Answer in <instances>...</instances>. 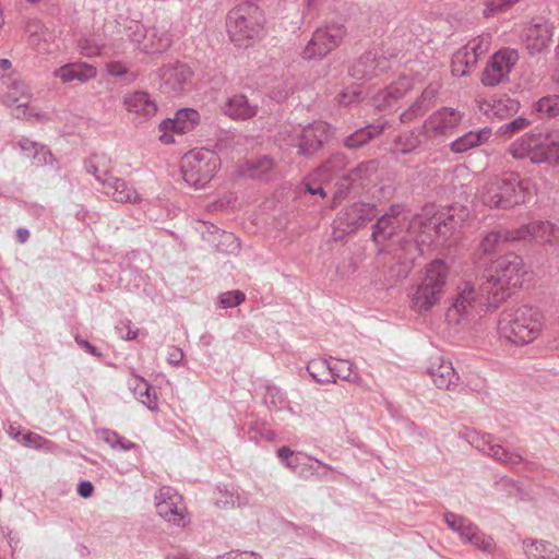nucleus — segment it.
I'll list each match as a JSON object with an SVG mask.
<instances>
[{"instance_id":"32","label":"nucleus","mask_w":559,"mask_h":559,"mask_svg":"<svg viewBox=\"0 0 559 559\" xmlns=\"http://www.w3.org/2000/svg\"><path fill=\"white\" fill-rule=\"evenodd\" d=\"M314 32L319 36L318 38L324 41L330 52L337 48L347 35L345 25L341 23L328 24L323 27L317 28Z\"/></svg>"},{"instance_id":"29","label":"nucleus","mask_w":559,"mask_h":559,"mask_svg":"<svg viewBox=\"0 0 559 559\" xmlns=\"http://www.w3.org/2000/svg\"><path fill=\"white\" fill-rule=\"evenodd\" d=\"M413 87L412 81L402 76L390 86H388L384 91L380 92L376 96V105L379 108L391 107L394 102L404 97Z\"/></svg>"},{"instance_id":"45","label":"nucleus","mask_w":559,"mask_h":559,"mask_svg":"<svg viewBox=\"0 0 559 559\" xmlns=\"http://www.w3.org/2000/svg\"><path fill=\"white\" fill-rule=\"evenodd\" d=\"M506 230H491L484 235L480 241V249L485 254H492L497 248L498 245L503 240L507 241L504 238Z\"/></svg>"},{"instance_id":"63","label":"nucleus","mask_w":559,"mask_h":559,"mask_svg":"<svg viewBox=\"0 0 559 559\" xmlns=\"http://www.w3.org/2000/svg\"><path fill=\"white\" fill-rule=\"evenodd\" d=\"M314 463L317 466L313 464L309 465V471H311L312 474L320 477H328L330 473L334 472V468L331 465L324 464L319 460H314Z\"/></svg>"},{"instance_id":"40","label":"nucleus","mask_w":559,"mask_h":559,"mask_svg":"<svg viewBox=\"0 0 559 559\" xmlns=\"http://www.w3.org/2000/svg\"><path fill=\"white\" fill-rule=\"evenodd\" d=\"M527 559H551L555 549L550 544L540 540H524Z\"/></svg>"},{"instance_id":"11","label":"nucleus","mask_w":559,"mask_h":559,"mask_svg":"<svg viewBox=\"0 0 559 559\" xmlns=\"http://www.w3.org/2000/svg\"><path fill=\"white\" fill-rule=\"evenodd\" d=\"M485 297L481 287L476 289V285L471 280H461L456 286L445 317L449 323L459 324L473 311L480 297Z\"/></svg>"},{"instance_id":"28","label":"nucleus","mask_w":559,"mask_h":559,"mask_svg":"<svg viewBox=\"0 0 559 559\" xmlns=\"http://www.w3.org/2000/svg\"><path fill=\"white\" fill-rule=\"evenodd\" d=\"M103 189L116 202L135 203L140 201L136 190L122 178L110 176L104 181Z\"/></svg>"},{"instance_id":"64","label":"nucleus","mask_w":559,"mask_h":559,"mask_svg":"<svg viewBox=\"0 0 559 559\" xmlns=\"http://www.w3.org/2000/svg\"><path fill=\"white\" fill-rule=\"evenodd\" d=\"M454 55L456 56H464L463 62H465V66L475 67L477 63V59L475 55L467 49L466 46L462 47L460 50H457Z\"/></svg>"},{"instance_id":"55","label":"nucleus","mask_w":559,"mask_h":559,"mask_svg":"<svg viewBox=\"0 0 559 559\" xmlns=\"http://www.w3.org/2000/svg\"><path fill=\"white\" fill-rule=\"evenodd\" d=\"M530 121L524 117H518L514 120L503 124L500 127V132L502 134H514L521 130H524L528 127Z\"/></svg>"},{"instance_id":"12","label":"nucleus","mask_w":559,"mask_h":559,"mask_svg":"<svg viewBox=\"0 0 559 559\" xmlns=\"http://www.w3.org/2000/svg\"><path fill=\"white\" fill-rule=\"evenodd\" d=\"M519 61V52L512 48H503L495 52L481 73V83L495 87L509 80V75Z\"/></svg>"},{"instance_id":"54","label":"nucleus","mask_w":559,"mask_h":559,"mask_svg":"<svg viewBox=\"0 0 559 559\" xmlns=\"http://www.w3.org/2000/svg\"><path fill=\"white\" fill-rule=\"evenodd\" d=\"M80 53L86 58H94L100 55L102 48L90 38H81L78 41Z\"/></svg>"},{"instance_id":"13","label":"nucleus","mask_w":559,"mask_h":559,"mask_svg":"<svg viewBox=\"0 0 559 559\" xmlns=\"http://www.w3.org/2000/svg\"><path fill=\"white\" fill-rule=\"evenodd\" d=\"M157 513L167 522L183 527L189 522L182 497L171 487H162L155 496Z\"/></svg>"},{"instance_id":"57","label":"nucleus","mask_w":559,"mask_h":559,"mask_svg":"<svg viewBox=\"0 0 559 559\" xmlns=\"http://www.w3.org/2000/svg\"><path fill=\"white\" fill-rule=\"evenodd\" d=\"M445 522L450 528L455 531L462 537V528L467 527L471 522L453 513L445 514Z\"/></svg>"},{"instance_id":"26","label":"nucleus","mask_w":559,"mask_h":559,"mask_svg":"<svg viewBox=\"0 0 559 559\" xmlns=\"http://www.w3.org/2000/svg\"><path fill=\"white\" fill-rule=\"evenodd\" d=\"M123 106L128 112L141 120H147L157 112V105L152 96L144 91H135L123 97Z\"/></svg>"},{"instance_id":"21","label":"nucleus","mask_w":559,"mask_h":559,"mask_svg":"<svg viewBox=\"0 0 559 559\" xmlns=\"http://www.w3.org/2000/svg\"><path fill=\"white\" fill-rule=\"evenodd\" d=\"M376 216L373 205L364 202H356L345 209L334 222L336 228L342 233H353L357 228L364 226L367 222Z\"/></svg>"},{"instance_id":"60","label":"nucleus","mask_w":559,"mask_h":559,"mask_svg":"<svg viewBox=\"0 0 559 559\" xmlns=\"http://www.w3.org/2000/svg\"><path fill=\"white\" fill-rule=\"evenodd\" d=\"M23 444L32 448H41L47 441L35 432H27L23 436Z\"/></svg>"},{"instance_id":"18","label":"nucleus","mask_w":559,"mask_h":559,"mask_svg":"<svg viewBox=\"0 0 559 559\" xmlns=\"http://www.w3.org/2000/svg\"><path fill=\"white\" fill-rule=\"evenodd\" d=\"M200 122V115L195 109L183 108L176 112L174 119H166L159 124V140L164 144L175 142L174 133L185 134L192 131Z\"/></svg>"},{"instance_id":"33","label":"nucleus","mask_w":559,"mask_h":559,"mask_svg":"<svg viewBox=\"0 0 559 559\" xmlns=\"http://www.w3.org/2000/svg\"><path fill=\"white\" fill-rule=\"evenodd\" d=\"M491 135V130L488 128H484L477 132L469 131L456 139L451 143V150L455 153H464L469 148L481 145L487 142Z\"/></svg>"},{"instance_id":"24","label":"nucleus","mask_w":559,"mask_h":559,"mask_svg":"<svg viewBox=\"0 0 559 559\" xmlns=\"http://www.w3.org/2000/svg\"><path fill=\"white\" fill-rule=\"evenodd\" d=\"M52 76L63 84L87 83L97 76V68L83 61L69 62L53 70Z\"/></svg>"},{"instance_id":"25","label":"nucleus","mask_w":559,"mask_h":559,"mask_svg":"<svg viewBox=\"0 0 559 559\" xmlns=\"http://www.w3.org/2000/svg\"><path fill=\"white\" fill-rule=\"evenodd\" d=\"M329 126L325 122L317 121L308 124L301 130L300 140L297 144L299 155H310L317 151L328 139Z\"/></svg>"},{"instance_id":"47","label":"nucleus","mask_w":559,"mask_h":559,"mask_svg":"<svg viewBox=\"0 0 559 559\" xmlns=\"http://www.w3.org/2000/svg\"><path fill=\"white\" fill-rule=\"evenodd\" d=\"M104 441L115 450H131L134 448V443L130 440L119 436L117 432L111 430L103 431Z\"/></svg>"},{"instance_id":"48","label":"nucleus","mask_w":559,"mask_h":559,"mask_svg":"<svg viewBox=\"0 0 559 559\" xmlns=\"http://www.w3.org/2000/svg\"><path fill=\"white\" fill-rule=\"evenodd\" d=\"M520 0H485L484 16L490 17L509 10Z\"/></svg>"},{"instance_id":"4","label":"nucleus","mask_w":559,"mask_h":559,"mask_svg":"<svg viewBox=\"0 0 559 559\" xmlns=\"http://www.w3.org/2000/svg\"><path fill=\"white\" fill-rule=\"evenodd\" d=\"M544 326L542 312L527 305L504 309L498 321V330L508 341L524 345L538 337Z\"/></svg>"},{"instance_id":"1","label":"nucleus","mask_w":559,"mask_h":559,"mask_svg":"<svg viewBox=\"0 0 559 559\" xmlns=\"http://www.w3.org/2000/svg\"><path fill=\"white\" fill-rule=\"evenodd\" d=\"M468 216L465 206L453 205L445 212L435 213L433 207H425L420 214L411 217L400 205H394L389 213L376 223L372 239L383 245L397 236V242L389 251H380L379 263L389 269L388 284L393 285L405 278L414 261L424 254L435 237L448 238L462 226Z\"/></svg>"},{"instance_id":"62","label":"nucleus","mask_w":559,"mask_h":559,"mask_svg":"<svg viewBox=\"0 0 559 559\" xmlns=\"http://www.w3.org/2000/svg\"><path fill=\"white\" fill-rule=\"evenodd\" d=\"M550 136L555 144L549 150V164L559 166V132H550Z\"/></svg>"},{"instance_id":"20","label":"nucleus","mask_w":559,"mask_h":559,"mask_svg":"<svg viewBox=\"0 0 559 559\" xmlns=\"http://www.w3.org/2000/svg\"><path fill=\"white\" fill-rule=\"evenodd\" d=\"M554 25L548 22L530 24L522 32V41L530 55L546 51L552 40Z\"/></svg>"},{"instance_id":"56","label":"nucleus","mask_w":559,"mask_h":559,"mask_svg":"<svg viewBox=\"0 0 559 559\" xmlns=\"http://www.w3.org/2000/svg\"><path fill=\"white\" fill-rule=\"evenodd\" d=\"M428 107L417 99L406 111L401 115L402 122H411L418 116H421Z\"/></svg>"},{"instance_id":"27","label":"nucleus","mask_w":559,"mask_h":559,"mask_svg":"<svg viewBox=\"0 0 559 559\" xmlns=\"http://www.w3.org/2000/svg\"><path fill=\"white\" fill-rule=\"evenodd\" d=\"M222 111L233 120H248L257 116L258 106L251 104L246 95L235 94L227 98Z\"/></svg>"},{"instance_id":"6","label":"nucleus","mask_w":559,"mask_h":559,"mask_svg":"<svg viewBox=\"0 0 559 559\" xmlns=\"http://www.w3.org/2000/svg\"><path fill=\"white\" fill-rule=\"evenodd\" d=\"M129 39L144 53H162L173 45L171 22L162 20L145 28L141 22L126 19Z\"/></svg>"},{"instance_id":"2","label":"nucleus","mask_w":559,"mask_h":559,"mask_svg":"<svg viewBox=\"0 0 559 559\" xmlns=\"http://www.w3.org/2000/svg\"><path fill=\"white\" fill-rule=\"evenodd\" d=\"M527 274L521 255L508 252L492 263L491 269L481 283V293L486 295L489 307L498 308L520 288Z\"/></svg>"},{"instance_id":"41","label":"nucleus","mask_w":559,"mask_h":559,"mask_svg":"<svg viewBox=\"0 0 559 559\" xmlns=\"http://www.w3.org/2000/svg\"><path fill=\"white\" fill-rule=\"evenodd\" d=\"M346 164L345 155L334 154L318 169V175L323 179L330 180L338 171L344 169Z\"/></svg>"},{"instance_id":"39","label":"nucleus","mask_w":559,"mask_h":559,"mask_svg":"<svg viewBox=\"0 0 559 559\" xmlns=\"http://www.w3.org/2000/svg\"><path fill=\"white\" fill-rule=\"evenodd\" d=\"M316 32H313L310 40L307 43L302 51L300 52V57L304 60H321L325 56L330 53V50L326 48L324 41H322Z\"/></svg>"},{"instance_id":"50","label":"nucleus","mask_w":559,"mask_h":559,"mask_svg":"<svg viewBox=\"0 0 559 559\" xmlns=\"http://www.w3.org/2000/svg\"><path fill=\"white\" fill-rule=\"evenodd\" d=\"M135 393L151 411L157 408V397L151 393V388L145 380L141 379V384L135 389Z\"/></svg>"},{"instance_id":"10","label":"nucleus","mask_w":559,"mask_h":559,"mask_svg":"<svg viewBox=\"0 0 559 559\" xmlns=\"http://www.w3.org/2000/svg\"><path fill=\"white\" fill-rule=\"evenodd\" d=\"M9 81L7 92L2 95L3 104L13 108V115L17 119L45 121L47 119L46 115L31 105L32 94L29 87L17 78L10 79Z\"/></svg>"},{"instance_id":"5","label":"nucleus","mask_w":559,"mask_h":559,"mask_svg":"<svg viewBox=\"0 0 559 559\" xmlns=\"http://www.w3.org/2000/svg\"><path fill=\"white\" fill-rule=\"evenodd\" d=\"M449 269L442 260L430 262L421 282L411 294V308L417 313H426L443 297Z\"/></svg>"},{"instance_id":"51","label":"nucleus","mask_w":559,"mask_h":559,"mask_svg":"<svg viewBox=\"0 0 559 559\" xmlns=\"http://www.w3.org/2000/svg\"><path fill=\"white\" fill-rule=\"evenodd\" d=\"M312 461V459L308 457L306 454L298 452L295 453L289 461H287L286 466L290 468L293 472L302 475L306 469L309 471L308 462Z\"/></svg>"},{"instance_id":"34","label":"nucleus","mask_w":559,"mask_h":559,"mask_svg":"<svg viewBox=\"0 0 559 559\" xmlns=\"http://www.w3.org/2000/svg\"><path fill=\"white\" fill-rule=\"evenodd\" d=\"M275 167L273 158L269 156H260L255 159L248 160L242 173L253 179L270 178Z\"/></svg>"},{"instance_id":"59","label":"nucleus","mask_w":559,"mask_h":559,"mask_svg":"<svg viewBox=\"0 0 559 559\" xmlns=\"http://www.w3.org/2000/svg\"><path fill=\"white\" fill-rule=\"evenodd\" d=\"M463 60H464V56L463 57L456 56V55L453 56L452 64H451L453 75L461 78V76L466 75L469 72L472 67L465 66V62H463Z\"/></svg>"},{"instance_id":"43","label":"nucleus","mask_w":559,"mask_h":559,"mask_svg":"<svg viewBox=\"0 0 559 559\" xmlns=\"http://www.w3.org/2000/svg\"><path fill=\"white\" fill-rule=\"evenodd\" d=\"M352 367L353 365L348 360H336L332 365V383H335L337 379L357 383L360 378L357 373L353 372Z\"/></svg>"},{"instance_id":"61","label":"nucleus","mask_w":559,"mask_h":559,"mask_svg":"<svg viewBox=\"0 0 559 559\" xmlns=\"http://www.w3.org/2000/svg\"><path fill=\"white\" fill-rule=\"evenodd\" d=\"M106 71L111 76H123L128 73V67L120 61H110L106 64Z\"/></svg>"},{"instance_id":"46","label":"nucleus","mask_w":559,"mask_h":559,"mask_svg":"<svg viewBox=\"0 0 559 559\" xmlns=\"http://www.w3.org/2000/svg\"><path fill=\"white\" fill-rule=\"evenodd\" d=\"M419 143V138L411 132L397 136L394 142V147L395 151L402 154H408L415 151L418 147Z\"/></svg>"},{"instance_id":"58","label":"nucleus","mask_w":559,"mask_h":559,"mask_svg":"<svg viewBox=\"0 0 559 559\" xmlns=\"http://www.w3.org/2000/svg\"><path fill=\"white\" fill-rule=\"evenodd\" d=\"M439 90L440 85L438 83H431L423 91L418 99L429 108L436 99Z\"/></svg>"},{"instance_id":"36","label":"nucleus","mask_w":559,"mask_h":559,"mask_svg":"<svg viewBox=\"0 0 559 559\" xmlns=\"http://www.w3.org/2000/svg\"><path fill=\"white\" fill-rule=\"evenodd\" d=\"M307 371L319 383L328 384L333 382L332 364L323 358H316L308 362Z\"/></svg>"},{"instance_id":"44","label":"nucleus","mask_w":559,"mask_h":559,"mask_svg":"<svg viewBox=\"0 0 559 559\" xmlns=\"http://www.w3.org/2000/svg\"><path fill=\"white\" fill-rule=\"evenodd\" d=\"M376 171L377 163L374 160H368L350 169L345 176V179L352 182H356L369 178Z\"/></svg>"},{"instance_id":"14","label":"nucleus","mask_w":559,"mask_h":559,"mask_svg":"<svg viewBox=\"0 0 559 559\" xmlns=\"http://www.w3.org/2000/svg\"><path fill=\"white\" fill-rule=\"evenodd\" d=\"M559 237V229L547 221H534L518 228L507 229V241H535L551 243Z\"/></svg>"},{"instance_id":"38","label":"nucleus","mask_w":559,"mask_h":559,"mask_svg":"<svg viewBox=\"0 0 559 559\" xmlns=\"http://www.w3.org/2000/svg\"><path fill=\"white\" fill-rule=\"evenodd\" d=\"M488 107L489 108L484 109L487 115H491L498 118H506L512 114H515L519 110L520 104L512 98L506 97L495 99Z\"/></svg>"},{"instance_id":"15","label":"nucleus","mask_w":559,"mask_h":559,"mask_svg":"<svg viewBox=\"0 0 559 559\" xmlns=\"http://www.w3.org/2000/svg\"><path fill=\"white\" fill-rule=\"evenodd\" d=\"M463 114L457 109L443 107L431 114L424 122L423 132L429 139L452 134L461 123Z\"/></svg>"},{"instance_id":"8","label":"nucleus","mask_w":559,"mask_h":559,"mask_svg":"<svg viewBox=\"0 0 559 559\" xmlns=\"http://www.w3.org/2000/svg\"><path fill=\"white\" fill-rule=\"evenodd\" d=\"M226 29L236 46H247L261 29L260 9L251 2L236 5L227 14Z\"/></svg>"},{"instance_id":"23","label":"nucleus","mask_w":559,"mask_h":559,"mask_svg":"<svg viewBox=\"0 0 559 559\" xmlns=\"http://www.w3.org/2000/svg\"><path fill=\"white\" fill-rule=\"evenodd\" d=\"M427 372L438 389L451 390L459 383L460 377L450 360L435 356L430 360Z\"/></svg>"},{"instance_id":"49","label":"nucleus","mask_w":559,"mask_h":559,"mask_svg":"<svg viewBox=\"0 0 559 559\" xmlns=\"http://www.w3.org/2000/svg\"><path fill=\"white\" fill-rule=\"evenodd\" d=\"M246 299V295L241 290H230L222 293L218 296V304L222 308H234L242 304Z\"/></svg>"},{"instance_id":"9","label":"nucleus","mask_w":559,"mask_h":559,"mask_svg":"<svg viewBox=\"0 0 559 559\" xmlns=\"http://www.w3.org/2000/svg\"><path fill=\"white\" fill-rule=\"evenodd\" d=\"M555 144L548 133H526L513 141L508 152L515 159H528L533 164H549V150Z\"/></svg>"},{"instance_id":"37","label":"nucleus","mask_w":559,"mask_h":559,"mask_svg":"<svg viewBox=\"0 0 559 559\" xmlns=\"http://www.w3.org/2000/svg\"><path fill=\"white\" fill-rule=\"evenodd\" d=\"M85 169L88 174L93 175L102 186H104V181L111 176L108 174V159L104 155L94 154L90 156L85 160Z\"/></svg>"},{"instance_id":"52","label":"nucleus","mask_w":559,"mask_h":559,"mask_svg":"<svg viewBox=\"0 0 559 559\" xmlns=\"http://www.w3.org/2000/svg\"><path fill=\"white\" fill-rule=\"evenodd\" d=\"M465 46L475 55L476 59L478 60L479 57L489 49L490 38L489 36H479L469 40Z\"/></svg>"},{"instance_id":"17","label":"nucleus","mask_w":559,"mask_h":559,"mask_svg":"<svg viewBox=\"0 0 559 559\" xmlns=\"http://www.w3.org/2000/svg\"><path fill=\"white\" fill-rule=\"evenodd\" d=\"M28 46L39 55H53L59 51L55 29L47 27L41 21L33 19L25 25Z\"/></svg>"},{"instance_id":"53","label":"nucleus","mask_w":559,"mask_h":559,"mask_svg":"<svg viewBox=\"0 0 559 559\" xmlns=\"http://www.w3.org/2000/svg\"><path fill=\"white\" fill-rule=\"evenodd\" d=\"M361 99V92L357 86H349L337 95V100L342 106H349Z\"/></svg>"},{"instance_id":"31","label":"nucleus","mask_w":559,"mask_h":559,"mask_svg":"<svg viewBox=\"0 0 559 559\" xmlns=\"http://www.w3.org/2000/svg\"><path fill=\"white\" fill-rule=\"evenodd\" d=\"M17 145L26 157L33 159L36 166L49 165L55 162V157L48 147L36 141L22 138L19 140Z\"/></svg>"},{"instance_id":"16","label":"nucleus","mask_w":559,"mask_h":559,"mask_svg":"<svg viewBox=\"0 0 559 559\" xmlns=\"http://www.w3.org/2000/svg\"><path fill=\"white\" fill-rule=\"evenodd\" d=\"M465 438L477 450L506 465L515 466L523 462V457L520 453L509 451L500 444H493L490 435L469 430L465 433Z\"/></svg>"},{"instance_id":"3","label":"nucleus","mask_w":559,"mask_h":559,"mask_svg":"<svg viewBox=\"0 0 559 559\" xmlns=\"http://www.w3.org/2000/svg\"><path fill=\"white\" fill-rule=\"evenodd\" d=\"M534 193L528 179H522L516 173H508L486 182L480 191L481 202L495 209L509 210L527 203Z\"/></svg>"},{"instance_id":"30","label":"nucleus","mask_w":559,"mask_h":559,"mask_svg":"<svg viewBox=\"0 0 559 559\" xmlns=\"http://www.w3.org/2000/svg\"><path fill=\"white\" fill-rule=\"evenodd\" d=\"M462 538L483 552L491 555L497 550V544L493 537L480 531L472 522L467 527L462 528Z\"/></svg>"},{"instance_id":"22","label":"nucleus","mask_w":559,"mask_h":559,"mask_svg":"<svg viewBox=\"0 0 559 559\" xmlns=\"http://www.w3.org/2000/svg\"><path fill=\"white\" fill-rule=\"evenodd\" d=\"M389 69V60L374 51L362 53L349 68V74L356 80H370Z\"/></svg>"},{"instance_id":"19","label":"nucleus","mask_w":559,"mask_h":559,"mask_svg":"<svg viewBox=\"0 0 559 559\" xmlns=\"http://www.w3.org/2000/svg\"><path fill=\"white\" fill-rule=\"evenodd\" d=\"M193 72L189 66L180 62L165 64L158 70L160 88L165 93L178 94L191 84Z\"/></svg>"},{"instance_id":"7","label":"nucleus","mask_w":559,"mask_h":559,"mask_svg":"<svg viewBox=\"0 0 559 559\" xmlns=\"http://www.w3.org/2000/svg\"><path fill=\"white\" fill-rule=\"evenodd\" d=\"M221 158L212 150L195 148L181 158L183 180L197 189L205 187L221 168Z\"/></svg>"},{"instance_id":"42","label":"nucleus","mask_w":559,"mask_h":559,"mask_svg":"<svg viewBox=\"0 0 559 559\" xmlns=\"http://www.w3.org/2000/svg\"><path fill=\"white\" fill-rule=\"evenodd\" d=\"M534 109L540 117L551 118L559 116V96L548 95L542 97L535 103Z\"/></svg>"},{"instance_id":"35","label":"nucleus","mask_w":559,"mask_h":559,"mask_svg":"<svg viewBox=\"0 0 559 559\" xmlns=\"http://www.w3.org/2000/svg\"><path fill=\"white\" fill-rule=\"evenodd\" d=\"M383 131V126H367L355 131L344 140V145L347 148L356 150L367 144L374 136L379 135Z\"/></svg>"}]
</instances>
